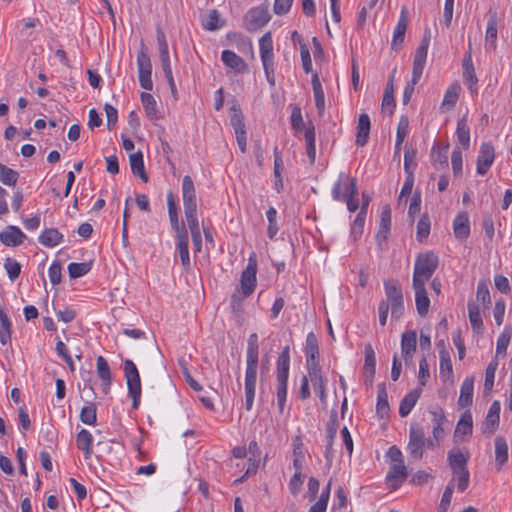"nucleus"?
Returning <instances> with one entry per match:
<instances>
[{
  "label": "nucleus",
  "instance_id": "f257e3e1",
  "mask_svg": "<svg viewBox=\"0 0 512 512\" xmlns=\"http://www.w3.org/2000/svg\"><path fill=\"white\" fill-rule=\"evenodd\" d=\"M258 357V335L256 333H252L248 338L246 350L245 408L248 411L252 409L255 396Z\"/></svg>",
  "mask_w": 512,
  "mask_h": 512
},
{
  "label": "nucleus",
  "instance_id": "f03ea898",
  "mask_svg": "<svg viewBox=\"0 0 512 512\" xmlns=\"http://www.w3.org/2000/svg\"><path fill=\"white\" fill-rule=\"evenodd\" d=\"M290 368V349L286 346L282 349L276 362V396L280 413H283L287 398V382Z\"/></svg>",
  "mask_w": 512,
  "mask_h": 512
},
{
  "label": "nucleus",
  "instance_id": "7ed1b4c3",
  "mask_svg": "<svg viewBox=\"0 0 512 512\" xmlns=\"http://www.w3.org/2000/svg\"><path fill=\"white\" fill-rule=\"evenodd\" d=\"M438 257L432 251L421 253L414 264L412 285H425L438 267Z\"/></svg>",
  "mask_w": 512,
  "mask_h": 512
},
{
  "label": "nucleus",
  "instance_id": "20e7f679",
  "mask_svg": "<svg viewBox=\"0 0 512 512\" xmlns=\"http://www.w3.org/2000/svg\"><path fill=\"white\" fill-rule=\"evenodd\" d=\"M386 299L391 309V317L400 319L404 314V300L400 284L395 280L384 281Z\"/></svg>",
  "mask_w": 512,
  "mask_h": 512
},
{
  "label": "nucleus",
  "instance_id": "39448f33",
  "mask_svg": "<svg viewBox=\"0 0 512 512\" xmlns=\"http://www.w3.org/2000/svg\"><path fill=\"white\" fill-rule=\"evenodd\" d=\"M124 373L129 396L132 398V407L137 409L141 397V381L138 369L132 360H125Z\"/></svg>",
  "mask_w": 512,
  "mask_h": 512
},
{
  "label": "nucleus",
  "instance_id": "423d86ee",
  "mask_svg": "<svg viewBox=\"0 0 512 512\" xmlns=\"http://www.w3.org/2000/svg\"><path fill=\"white\" fill-rule=\"evenodd\" d=\"M181 192L186 220L198 219L196 189L189 175L183 177Z\"/></svg>",
  "mask_w": 512,
  "mask_h": 512
},
{
  "label": "nucleus",
  "instance_id": "0eeeda50",
  "mask_svg": "<svg viewBox=\"0 0 512 512\" xmlns=\"http://www.w3.org/2000/svg\"><path fill=\"white\" fill-rule=\"evenodd\" d=\"M426 445L425 432L418 424H411L407 452L411 459L418 461L423 458Z\"/></svg>",
  "mask_w": 512,
  "mask_h": 512
},
{
  "label": "nucleus",
  "instance_id": "6e6552de",
  "mask_svg": "<svg viewBox=\"0 0 512 512\" xmlns=\"http://www.w3.org/2000/svg\"><path fill=\"white\" fill-rule=\"evenodd\" d=\"M137 68L140 86L147 91H151L153 89V81L151 78L152 64L143 43L141 50L137 54Z\"/></svg>",
  "mask_w": 512,
  "mask_h": 512
},
{
  "label": "nucleus",
  "instance_id": "1a4fd4ad",
  "mask_svg": "<svg viewBox=\"0 0 512 512\" xmlns=\"http://www.w3.org/2000/svg\"><path fill=\"white\" fill-rule=\"evenodd\" d=\"M257 260L256 255L252 253L249 256L248 264L243 270L240 278L241 291L244 297L250 296L256 287Z\"/></svg>",
  "mask_w": 512,
  "mask_h": 512
},
{
  "label": "nucleus",
  "instance_id": "9d476101",
  "mask_svg": "<svg viewBox=\"0 0 512 512\" xmlns=\"http://www.w3.org/2000/svg\"><path fill=\"white\" fill-rule=\"evenodd\" d=\"M271 16L266 7L257 6L251 8L244 16V25L248 31H257L266 25Z\"/></svg>",
  "mask_w": 512,
  "mask_h": 512
},
{
  "label": "nucleus",
  "instance_id": "9b49d317",
  "mask_svg": "<svg viewBox=\"0 0 512 512\" xmlns=\"http://www.w3.org/2000/svg\"><path fill=\"white\" fill-rule=\"evenodd\" d=\"M230 122L234 129L237 144H238L241 152L245 153L246 147H247V134H246V128H245L243 115L239 108H236V107L232 108Z\"/></svg>",
  "mask_w": 512,
  "mask_h": 512
},
{
  "label": "nucleus",
  "instance_id": "f8f14e48",
  "mask_svg": "<svg viewBox=\"0 0 512 512\" xmlns=\"http://www.w3.org/2000/svg\"><path fill=\"white\" fill-rule=\"evenodd\" d=\"M417 348L416 331L409 330L402 334L401 337V354L406 365H411L413 356Z\"/></svg>",
  "mask_w": 512,
  "mask_h": 512
},
{
  "label": "nucleus",
  "instance_id": "ddd939ff",
  "mask_svg": "<svg viewBox=\"0 0 512 512\" xmlns=\"http://www.w3.org/2000/svg\"><path fill=\"white\" fill-rule=\"evenodd\" d=\"M500 410L501 405L500 402L495 400L485 417V420L482 424V432L487 435H492L498 428L499 419H500Z\"/></svg>",
  "mask_w": 512,
  "mask_h": 512
},
{
  "label": "nucleus",
  "instance_id": "4468645a",
  "mask_svg": "<svg viewBox=\"0 0 512 512\" xmlns=\"http://www.w3.org/2000/svg\"><path fill=\"white\" fill-rule=\"evenodd\" d=\"M408 472L405 464H391L386 475V482L392 490L398 489L407 479Z\"/></svg>",
  "mask_w": 512,
  "mask_h": 512
},
{
  "label": "nucleus",
  "instance_id": "2eb2a0df",
  "mask_svg": "<svg viewBox=\"0 0 512 512\" xmlns=\"http://www.w3.org/2000/svg\"><path fill=\"white\" fill-rule=\"evenodd\" d=\"M494 147L491 143H483L477 157V173L484 175L494 161Z\"/></svg>",
  "mask_w": 512,
  "mask_h": 512
},
{
  "label": "nucleus",
  "instance_id": "dca6fc26",
  "mask_svg": "<svg viewBox=\"0 0 512 512\" xmlns=\"http://www.w3.org/2000/svg\"><path fill=\"white\" fill-rule=\"evenodd\" d=\"M354 178H350L346 173L339 174L337 182L332 188V197L336 201H344L348 194L352 191V182Z\"/></svg>",
  "mask_w": 512,
  "mask_h": 512
},
{
  "label": "nucleus",
  "instance_id": "f3484780",
  "mask_svg": "<svg viewBox=\"0 0 512 512\" xmlns=\"http://www.w3.org/2000/svg\"><path fill=\"white\" fill-rule=\"evenodd\" d=\"M167 206L170 224L172 229L176 232V235L187 234L185 224L179 221L177 204L171 192L167 194Z\"/></svg>",
  "mask_w": 512,
  "mask_h": 512
},
{
  "label": "nucleus",
  "instance_id": "a211bd4d",
  "mask_svg": "<svg viewBox=\"0 0 512 512\" xmlns=\"http://www.w3.org/2000/svg\"><path fill=\"white\" fill-rule=\"evenodd\" d=\"M26 236L17 226L9 225L0 232V241L9 247L21 245Z\"/></svg>",
  "mask_w": 512,
  "mask_h": 512
},
{
  "label": "nucleus",
  "instance_id": "6ab92c4d",
  "mask_svg": "<svg viewBox=\"0 0 512 512\" xmlns=\"http://www.w3.org/2000/svg\"><path fill=\"white\" fill-rule=\"evenodd\" d=\"M338 430V419H337V413L335 411H332L329 421L327 423L326 428V449H325V458L327 462L330 464L333 458V441L336 437Z\"/></svg>",
  "mask_w": 512,
  "mask_h": 512
},
{
  "label": "nucleus",
  "instance_id": "aec40b11",
  "mask_svg": "<svg viewBox=\"0 0 512 512\" xmlns=\"http://www.w3.org/2000/svg\"><path fill=\"white\" fill-rule=\"evenodd\" d=\"M408 25V18L406 9L403 8L398 20V23L394 29L391 47L394 50H399L402 43L404 42L405 33Z\"/></svg>",
  "mask_w": 512,
  "mask_h": 512
},
{
  "label": "nucleus",
  "instance_id": "412c9836",
  "mask_svg": "<svg viewBox=\"0 0 512 512\" xmlns=\"http://www.w3.org/2000/svg\"><path fill=\"white\" fill-rule=\"evenodd\" d=\"M453 231L459 240H465L470 235V222L467 212H460L453 221Z\"/></svg>",
  "mask_w": 512,
  "mask_h": 512
},
{
  "label": "nucleus",
  "instance_id": "4be33fe9",
  "mask_svg": "<svg viewBox=\"0 0 512 512\" xmlns=\"http://www.w3.org/2000/svg\"><path fill=\"white\" fill-rule=\"evenodd\" d=\"M221 60L227 67L233 69L237 73L248 71L247 63L231 50L222 51Z\"/></svg>",
  "mask_w": 512,
  "mask_h": 512
},
{
  "label": "nucleus",
  "instance_id": "5701e85b",
  "mask_svg": "<svg viewBox=\"0 0 512 512\" xmlns=\"http://www.w3.org/2000/svg\"><path fill=\"white\" fill-rule=\"evenodd\" d=\"M305 355L307 367L319 365L318 341L313 332L308 333L306 337Z\"/></svg>",
  "mask_w": 512,
  "mask_h": 512
},
{
  "label": "nucleus",
  "instance_id": "b1692460",
  "mask_svg": "<svg viewBox=\"0 0 512 512\" xmlns=\"http://www.w3.org/2000/svg\"><path fill=\"white\" fill-rule=\"evenodd\" d=\"M474 392V378L472 376L466 377L462 382L460 388V395L458 399V405L461 408L468 407L472 404Z\"/></svg>",
  "mask_w": 512,
  "mask_h": 512
},
{
  "label": "nucleus",
  "instance_id": "393cba45",
  "mask_svg": "<svg viewBox=\"0 0 512 512\" xmlns=\"http://www.w3.org/2000/svg\"><path fill=\"white\" fill-rule=\"evenodd\" d=\"M307 370L314 392L320 397L321 400H323L325 398V384L321 375L320 366H309L307 367Z\"/></svg>",
  "mask_w": 512,
  "mask_h": 512
},
{
  "label": "nucleus",
  "instance_id": "a878e982",
  "mask_svg": "<svg viewBox=\"0 0 512 512\" xmlns=\"http://www.w3.org/2000/svg\"><path fill=\"white\" fill-rule=\"evenodd\" d=\"M422 393L421 388H415L404 396L400 402L399 415L406 417L410 414Z\"/></svg>",
  "mask_w": 512,
  "mask_h": 512
},
{
  "label": "nucleus",
  "instance_id": "bb28decb",
  "mask_svg": "<svg viewBox=\"0 0 512 512\" xmlns=\"http://www.w3.org/2000/svg\"><path fill=\"white\" fill-rule=\"evenodd\" d=\"M415 291L416 309L420 316L427 315L430 307V300L428 298L425 285H413Z\"/></svg>",
  "mask_w": 512,
  "mask_h": 512
},
{
  "label": "nucleus",
  "instance_id": "cd10ccee",
  "mask_svg": "<svg viewBox=\"0 0 512 512\" xmlns=\"http://www.w3.org/2000/svg\"><path fill=\"white\" fill-rule=\"evenodd\" d=\"M77 448L82 450L84 458L90 459L93 453V436L87 429H81L76 436Z\"/></svg>",
  "mask_w": 512,
  "mask_h": 512
},
{
  "label": "nucleus",
  "instance_id": "c85d7f7f",
  "mask_svg": "<svg viewBox=\"0 0 512 512\" xmlns=\"http://www.w3.org/2000/svg\"><path fill=\"white\" fill-rule=\"evenodd\" d=\"M463 68V80L465 84L468 85L469 89H473V87L477 84L478 79L475 73L472 56L471 53L468 52L465 54L462 61Z\"/></svg>",
  "mask_w": 512,
  "mask_h": 512
},
{
  "label": "nucleus",
  "instance_id": "c756f323",
  "mask_svg": "<svg viewBox=\"0 0 512 512\" xmlns=\"http://www.w3.org/2000/svg\"><path fill=\"white\" fill-rule=\"evenodd\" d=\"M470 455L460 449H452L447 454V462L451 470L466 468Z\"/></svg>",
  "mask_w": 512,
  "mask_h": 512
},
{
  "label": "nucleus",
  "instance_id": "7c9ffc66",
  "mask_svg": "<svg viewBox=\"0 0 512 512\" xmlns=\"http://www.w3.org/2000/svg\"><path fill=\"white\" fill-rule=\"evenodd\" d=\"M371 122L368 114H361L358 119L356 144L364 146L369 138Z\"/></svg>",
  "mask_w": 512,
  "mask_h": 512
},
{
  "label": "nucleus",
  "instance_id": "2f4dec72",
  "mask_svg": "<svg viewBox=\"0 0 512 512\" xmlns=\"http://www.w3.org/2000/svg\"><path fill=\"white\" fill-rule=\"evenodd\" d=\"M260 57L262 63L274 62L273 41L270 32L265 33L259 40Z\"/></svg>",
  "mask_w": 512,
  "mask_h": 512
},
{
  "label": "nucleus",
  "instance_id": "473e14b6",
  "mask_svg": "<svg viewBox=\"0 0 512 512\" xmlns=\"http://www.w3.org/2000/svg\"><path fill=\"white\" fill-rule=\"evenodd\" d=\"M432 421H433V437L434 439L439 442L444 438L445 430H444V424L447 422L446 416L442 409L432 411Z\"/></svg>",
  "mask_w": 512,
  "mask_h": 512
},
{
  "label": "nucleus",
  "instance_id": "72a5a7b5",
  "mask_svg": "<svg viewBox=\"0 0 512 512\" xmlns=\"http://www.w3.org/2000/svg\"><path fill=\"white\" fill-rule=\"evenodd\" d=\"M391 225V209L390 206L386 205L383 207L381 216H380V224L377 232V241L381 243L387 239V236L390 231Z\"/></svg>",
  "mask_w": 512,
  "mask_h": 512
},
{
  "label": "nucleus",
  "instance_id": "f704fd0d",
  "mask_svg": "<svg viewBox=\"0 0 512 512\" xmlns=\"http://www.w3.org/2000/svg\"><path fill=\"white\" fill-rule=\"evenodd\" d=\"M38 240L43 246L52 248L62 242L63 235L56 228H47L42 231Z\"/></svg>",
  "mask_w": 512,
  "mask_h": 512
},
{
  "label": "nucleus",
  "instance_id": "c9c22d12",
  "mask_svg": "<svg viewBox=\"0 0 512 512\" xmlns=\"http://www.w3.org/2000/svg\"><path fill=\"white\" fill-rule=\"evenodd\" d=\"M129 162L132 173L135 176H138L143 182H148V176L145 172L142 152L138 151L131 154L129 156Z\"/></svg>",
  "mask_w": 512,
  "mask_h": 512
},
{
  "label": "nucleus",
  "instance_id": "e433bc0d",
  "mask_svg": "<svg viewBox=\"0 0 512 512\" xmlns=\"http://www.w3.org/2000/svg\"><path fill=\"white\" fill-rule=\"evenodd\" d=\"M508 461V445L504 437L497 436L495 438V462L497 469L500 470L502 466Z\"/></svg>",
  "mask_w": 512,
  "mask_h": 512
},
{
  "label": "nucleus",
  "instance_id": "4c0bfd02",
  "mask_svg": "<svg viewBox=\"0 0 512 512\" xmlns=\"http://www.w3.org/2000/svg\"><path fill=\"white\" fill-rule=\"evenodd\" d=\"M497 16L493 13L489 16L485 34L486 49H495L497 40Z\"/></svg>",
  "mask_w": 512,
  "mask_h": 512
},
{
  "label": "nucleus",
  "instance_id": "58836bf2",
  "mask_svg": "<svg viewBox=\"0 0 512 512\" xmlns=\"http://www.w3.org/2000/svg\"><path fill=\"white\" fill-rule=\"evenodd\" d=\"M472 430H473L472 415L469 411H466L461 415V417L456 425L454 437L457 438V437L471 435Z\"/></svg>",
  "mask_w": 512,
  "mask_h": 512
},
{
  "label": "nucleus",
  "instance_id": "ea45409f",
  "mask_svg": "<svg viewBox=\"0 0 512 512\" xmlns=\"http://www.w3.org/2000/svg\"><path fill=\"white\" fill-rule=\"evenodd\" d=\"M312 86L318 114L323 115L325 110V95L317 73L312 75Z\"/></svg>",
  "mask_w": 512,
  "mask_h": 512
},
{
  "label": "nucleus",
  "instance_id": "a19ab883",
  "mask_svg": "<svg viewBox=\"0 0 512 512\" xmlns=\"http://www.w3.org/2000/svg\"><path fill=\"white\" fill-rule=\"evenodd\" d=\"M452 471V479L450 483L453 484V486L456 484L457 489L459 492H464L470 483V473L468 468H462V469H455Z\"/></svg>",
  "mask_w": 512,
  "mask_h": 512
},
{
  "label": "nucleus",
  "instance_id": "79ce46f5",
  "mask_svg": "<svg viewBox=\"0 0 512 512\" xmlns=\"http://www.w3.org/2000/svg\"><path fill=\"white\" fill-rule=\"evenodd\" d=\"M283 160L280 155V152L278 151V148L275 147L274 149V188L275 190L280 193L283 190V181H282V171H283Z\"/></svg>",
  "mask_w": 512,
  "mask_h": 512
},
{
  "label": "nucleus",
  "instance_id": "37998d69",
  "mask_svg": "<svg viewBox=\"0 0 512 512\" xmlns=\"http://www.w3.org/2000/svg\"><path fill=\"white\" fill-rule=\"evenodd\" d=\"M12 324L3 309H0V343L5 346L11 341Z\"/></svg>",
  "mask_w": 512,
  "mask_h": 512
},
{
  "label": "nucleus",
  "instance_id": "c03bdc74",
  "mask_svg": "<svg viewBox=\"0 0 512 512\" xmlns=\"http://www.w3.org/2000/svg\"><path fill=\"white\" fill-rule=\"evenodd\" d=\"M390 408L388 403V394L386 390V384L380 383L378 384V395H377V404L376 411L377 414L380 415L381 418L388 415Z\"/></svg>",
  "mask_w": 512,
  "mask_h": 512
},
{
  "label": "nucleus",
  "instance_id": "a18cd8bd",
  "mask_svg": "<svg viewBox=\"0 0 512 512\" xmlns=\"http://www.w3.org/2000/svg\"><path fill=\"white\" fill-rule=\"evenodd\" d=\"M140 98L147 117L153 121L158 120L157 103L154 97L150 93L142 92Z\"/></svg>",
  "mask_w": 512,
  "mask_h": 512
},
{
  "label": "nucleus",
  "instance_id": "49530a36",
  "mask_svg": "<svg viewBox=\"0 0 512 512\" xmlns=\"http://www.w3.org/2000/svg\"><path fill=\"white\" fill-rule=\"evenodd\" d=\"M364 366L363 375L375 376L376 371V356L371 344H366L364 348Z\"/></svg>",
  "mask_w": 512,
  "mask_h": 512
},
{
  "label": "nucleus",
  "instance_id": "de8ad7c7",
  "mask_svg": "<svg viewBox=\"0 0 512 512\" xmlns=\"http://www.w3.org/2000/svg\"><path fill=\"white\" fill-rule=\"evenodd\" d=\"M460 86L458 84H452L448 87L444 94V98L441 104L443 110H451L458 101Z\"/></svg>",
  "mask_w": 512,
  "mask_h": 512
},
{
  "label": "nucleus",
  "instance_id": "09e8293b",
  "mask_svg": "<svg viewBox=\"0 0 512 512\" xmlns=\"http://www.w3.org/2000/svg\"><path fill=\"white\" fill-rule=\"evenodd\" d=\"M456 135L459 143L464 149H468L470 145V129L467 124L466 117H462L457 122Z\"/></svg>",
  "mask_w": 512,
  "mask_h": 512
},
{
  "label": "nucleus",
  "instance_id": "8fccbe9b",
  "mask_svg": "<svg viewBox=\"0 0 512 512\" xmlns=\"http://www.w3.org/2000/svg\"><path fill=\"white\" fill-rule=\"evenodd\" d=\"M440 357V377L449 379L453 376L452 361L449 352L443 348L439 352Z\"/></svg>",
  "mask_w": 512,
  "mask_h": 512
},
{
  "label": "nucleus",
  "instance_id": "3c124183",
  "mask_svg": "<svg viewBox=\"0 0 512 512\" xmlns=\"http://www.w3.org/2000/svg\"><path fill=\"white\" fill-rule=\"evenodd\" d=\"M177 250L182 265L187 268L190 265L189 249H188V233L184 235H176Z\"/></svg>",
  "mask_w": 512,
  "mask_h": 512
},
{
  "label": "nucleus",
  "instance_id": "603ef678",
  "mask_svg": "<svg viewBox=\"0 0 512 512\" xmlns=\"http://www.w3.org/2000/svg\"><path fill=\"white\" fill-rule=\"evenodd\" d=\"M468 316L473 330L480 332L483 329V320L481 317L480 308L476 303H468Z\"/></svg>",
  "mask_w": 512,
  "mask_h": 512
},
{
  "label": "nucleus",
  "instance_id": "864d4df0",
  "mask_svg": "<svg viewBox=\"0 0 512 512\" xmlns=\"http://www.w3.org/2000/svg\"><path fill=\"white\" fill-rule=\"evenodd\" d=\"M511 336H512V328L505 327L497 339L496 357H499V356L504 357L506 355V351H507L508 345L510 343Z\"/></svg>",
  "mask_w": 512,
  "mask_h": 512
},
{
  "label": "nucleus",
  "instance_id": "5fc2aeb1",
  "mask_svg": "<svg viewBox=\"0 0 512 512\" xmlns=\"http://www.w3.org/2000/svg\"><path fill=\"white\" fill-rule=\"evenodd\" d=\"M187 224H188L189 230L191 232L194 250L196 252H200L201 246H202V237H201V231H200L198 219H192V220L189 219V220H187Z\"/></svg>",
  "mask_w": 512,
  "mask_h": 512
},
{
  "label": "nucleus",
  "instance_id": "6e6d98bb",
  "mask_svg": "<svg viewBox=\"0 0 512 512\" xmlns=\"http://www.w3.org/2000/svg\"><path fill=\"white\" fill-rule=\"evenodd\" d=\"M429 44L430 37L425 36L415 51L413 64L425 66Z\"/></svg>",
  "mask_w": 512,
  "mask_h": 512
},
{
  "label": "nucleus",
  "instance_id": "4d7b16f0",
  "mask_svg": "<svg viewBox=\"0 0 512 512\" xmlns=\"http://www.w3.org/2000/svg\"><path fill=\"white\" fill-rule=\"evenodd\" d=\"M91 270V263L88 262H72L68 265L69 277L76 279L86 275Z\"/></svg>",
  "mask_w": 512,
  "mask_h": 512
},
{
  "label": "nucleus",
  "instance_id": "13d9d810",
  "mask_svg": "<svg viewBox=\"0 0 512 512\" xmlns=\"http://www.w3.org/2000/svg\"><path fill=\"white\" fill-rule=\"evenodd\" d=\"M19 178L17 171L0 163V181L8 186L16 185Z\"/></svg>",
  "mask_w": 512,
  "mask_h": 512
},
{
  "label": "nucleus",
  "instance_id": "bf43d9fd",
  "mask_svg": "<svg viewBox=\"0 0 512 512\" xmlns=\"http://www.w3.org/2000/svg\"><path fill=\"white\" fill-rule=\"evenodd\" d=\"M223 24L219 12L213 9L207 15L206 21L203 23V28L208 31H215L222 28Z\"/></svg>",
  "mask_w": 512,
  "mask_h": 512
},
{
  "label": "nucleus",
  "instance_id": "052dcab7",
  "mask_svg": "<svg viewBox=\"0 0 512 512\" xmlns=\"http://www.w3.org/2000/svg\"><path fill=\"white\" fill-rule=\"evenodd\" d=\"M416 167V151L414 149L406 148L404 153V171L406 175H414Z\"/></svg>",
  "mask_w": 512,
  "mask_h": 512
},
{
  "label": "nucleus",
  "instance_id": "680f3d73",
  "mask_svg": "<svg viewBox=\"0 0 512 512\" xmlns=\"http://www.w3.org/2000/svg\"><path fill=\"white\" fill-rule=\"evenodd\" d=\"M266 217H267V220H268V228H267V235L268 237L272 240L278 230H279V227H278V224H277V211L274 207H270L267 211H266Z\"/></svg>",
  "mask_w": 512,
  "mask_h": 512
},
{
  "label": "nucleus",
  "instance_id": "e2e57ef3",
  "mask_svg": "<svg viewBox=\"0 0 512 512\" xmlns=\"http://www.w3.org/2000/svg\"><path fill=\"white\" fill-rule=\"evenodd\" d=\"M80 419L84 424L95 425L97 421L96 406L94 404L84 406L80 412Z\"/></svg>",
  "mask_w": 512,
  "mask_h": 512
},
{
  "label": "nucleus",
  "instance_id": "0e129e2a",
  "mask_svg": "<svg viewBox=\"0 0 512 512\" xmlns=\"http://www.w3.org/2000/svg\"><path fill=\"white\" fill-rule=\"evenodd\" d=\"M365 216V208H361L353 224L351 225V236L354 238V240L358 239L362 235L365 224Z\"/></svg>",
  "mask_w": 512,
  "mask_h": 512
},
{
  "label": "nucleus",
  "instance_id": "69168bd1",
  "mask_svg": "<svg viewBox=\"0 0 512 512\" xmlns=\"http://www.w3.org/2000/svg\"><path fill=\"white\" fill-rule=\"evenodd\" d=\"M97 374L101 380H111L112 375L107 360L103 356H98L96 360Z\"/></svg>",
  "mask_w": 512,
  "mask_h": 512
},
{
  "label": "nucleus",
  "instance_id": "338daca9",
  "mask_svg": "<svg viewBox=\"0 0 512 512\" xmlns=\"http://www.w3.org/2000/svg\"><path fill=\"white\" fill-rule=\"evenodd\" d=\"M4 268L8 274V277L11 281H14L21 272V265L18 261L12 258H6L4 263Z\"/></svg>",
  "mask_w": 512,
  "mask_h": 512
},
{
  "label": "nucleus",
  "instance_id": "774afa93",
  "mask_svg": "<svg viewBox=\"0 0 512 512\" xmlns=\"http://www.w3.org/2000/svg\"><path fill=\"white\" fill-rule=\"evenodd\" d=\"M430 233V220L427 215H423L417 224V239L422 241L427 238Z\"/></svg>",
  "mask_w": 512,
  "mask_h": 512
}]
</instances>
